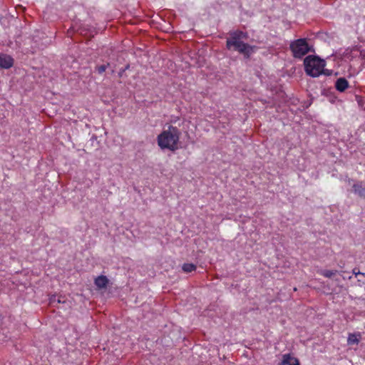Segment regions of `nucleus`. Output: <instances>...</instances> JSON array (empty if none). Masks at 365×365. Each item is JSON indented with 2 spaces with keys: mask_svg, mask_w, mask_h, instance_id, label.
<instances>
[{
  "mask_svg": "<svg viewBox=\"0 0 365 365\" xmlns=\"http://www.w3.org/2000/svg\"><path fill=\"white\" fill-rule=\"evenodd\" d=\"M247 38L248 35L246 32L240 30L230 31L229 37L226 41V47L229 50L233 49L238 51L245 58H249L257 47L245 43L244 40Z\"/></svg>",
  "mask_w": 365,
  "mask_h": 365,
  "instance_id": "f257e3e1",
  "label": "nucleus"
},
{
  "mask_svg": "<svg viewBox=\"0 0 365 365\" xmlns=\"http://www.w3.org/2000/svg\"><path fill=\"white\" fill-rule=\"evenodd\" d=\"M180 131L175 126L170 125L163 130L157 138L158 145L161 149H168L175 151L178 148Z\"/></svg>",
  "mask_w": 365,
  "mask_h": 365,
  "instance_id": "f03ea898",
  "label": "nucleus"
},
{
  "mask_svg": "<svg viewBox=\"0 0 365 365\" xmlns=\"http://www.w3.org/2000/svg\"><path fill=\"white\" fill-rule=\"evenodd\" d=\"M304 70L307 75L316 78L322 74L331 75V72L324 69L326 62L324 60L315 56H308L304 60Z\"/></svg>",
  "mask_w": 365,
  "mask_h": 365,
  "instance_id": "7ed1b4c3",
  "label": "nucleus"
},
{
  "mask_svg": "<svg viewBox=\"0 0 365 365\" xmlns=\"http://www.w3.org/2000/svg\"><path fill=\"white\" fill-rule=\"evenodd\" d=\"M289 48L294 58H302L310 51L306 38H299L291 42Z\"/></svg>",
  "mask_w": 365,
  "mask_h": 365,
  "instance_id": "20e7f679",
  "label": "nucleus"
},
{
  "mask_svg": "<svg viewBox=\"0 0 365 365\" xmlns=\"http://www.w3.org/2000/svg\"><path fill=\"white\" fill-rule=\"evenodd\" d=\"M14 65V59L9 55L0 54V69H8Z\"/></svg>",
  "mask_w": 365,
  "mask_h": 365,
  "instance_id": "39448f33",
  "label": "nucleus"
},
{
  "mask_svg": "<svg viewBox=\"0 0 365 365\" xmlns=\"http://www.w3.org/2000/svg\"><path fill=\"white\" fill-rule=\"evenodd\" d=\"M354 192L359 197L365 199V182L359 181L352 186Z\"/></svg>",
  "mask_w": 365,
  "mask_h": 365,
  "instance_id": "423d86ee",
  "label": "nucleus"
},
{
  "mask_svg": "<svg viewBox=\"0 0 365 365\" xmlns=\"http://www.w3.org/2000/svg\"><path fill=\"white\" fill-rule=\"evenodd\" d=\"M280 365H300V364L298 359L292 356L290 354H286L282 356Z\"/></svg>",
  "mask_w": 365,
  "mask_h": 365,
  "instance_id": "0eeeda50",
  "label": "nucleus"
},
{
  "mask_svg": "<svg viewBox=\"0 0 365 365\" xmlns=\"http://www.w3.org/2000/svg\"><path fill=\"white\" fill-rule=\"evenodd\" d=\"M349 87V83L344 78H339L335 83L336 89L339 92H344Z\"/></svg>",
  "mask_w": 365,
  "mask_h": 365,
  "instance_id": "6e6552de",
  "label": "nucleus"
},
{
  "mask_svg": "<svg viewBox=\"0 0 365 365\" xmlns=\"http://www.w3.org/2000/svg\"><path fill=\"white\" fill-rule=\"evenodd\" d=\"M108 284V278L104 275L98 276L95 279V284L98 289L106 288Z\"/></svg>",
  "mask_w": 365,
  "mask_h": 365,
  "instance_id": "1a4fd4ad",
  "label": "nucleus"
},
{
  "mask_svg": "<svg viewBox=\"0 0 365 365\" xmlns=\"http://www.w3.org/2000/svg\"><path fill=\"white\" fill-rule=\"evenodd\" d=\"M361 337V334H349L347 342L349 344H357L359 342V338Z\"/></svg>",
  "mask_w": 365,
  "mask_h": 365,
  "instance_id": "9d476101",
  "label": "nucleus"
},
{
  "mask_svg": "<svg viewBox=\"0 0 365 365\" xmlns=\"http://www.w3.org/2000/svg\"><path fill=\"white\" fill-rule=\"evenodd\" d=\"M197 267L192 263H185L182 267V269L185 273H190L196 269Z\"/></svg>",
  "mask_w": 365,
  "mask_h": 365,
  "instance_id": "9b49d317",
  "label": "nucleus"
},
{
  "mask_svg": "<svg viewBox=\"0 0 365 365\" xmlns=\"http://www.w3.org/2000/svg\"><path fill=\"white\" fill-rule=\"evenodd\" d=\"M337 273V270L323 269L319 271V274L327 278H331Z\"/></svg>",
  "mask_w": 365,
  "mask_h": 365,
  "instance_id": "f8f14e48",
  "label": "nucleus"
},
{
  "mask_svg": "<svg viewBox=\"0 0 365 365\" xmlns=\"http://www.w3.org/2000/svg\"><path fill=\"white\" fill-rule=\"evenodd\" d=\"M109 65L110 64L108 63L106 65H101V66H97L96 68V69L98 73L102 74L103 73H104L106 71V68L109 66Z\"/></svg>",
  "mask_w": 365,
  "mask_h": 365,
  "instance_id": "ddd939ff",
  "label": "nucleus"
},
{
  "mask_svg": "<svg viewBox=\"0 0 365 365\" xmlns=\"http://www.w3.org/2000/svg\"><path fill=\"white\" fill-rule=\"evenodd\" d=\"M55 302H57L58 303L64 302L63 301H61L60 299H56V296H53V297H51V299H50V302H51V303H54Z\"/></svg>",
  "mask_w": 365,
  "mask_h": 365,
  "instance_id": "4468645a",
  "label": "nucleus"
},
{
  "mask_svg": "<svg viewBox=\"0 0 365 365\" xmlns=\"http://www.w3.org/2000/svg\"><path fill=\"white\" fill-rule=\"evenodd\" d=\"M353 274L357 277L358 275H362V276H364V273H361L359 271H357L356 269H353Z\"/></svg>",
  "mask_w": 365,
  "mask_h": 365,
  "instance_id": "2eb2a0df",
  "label": "nucleus"
}]
</instances>
